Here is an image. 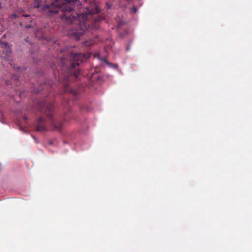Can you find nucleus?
<instances>
[{
	"label": "nucleus",
	"instance_id": "obj_1",
	"mask_svg": "<svg viewBox=\"0 0 252 252\" xmlns=\"http://www.w3.org/2000/svg\"><path fill=\"white\" fill-rule=\"evenodd\" d=\"M73 9L70 7H67V6L65 5L63 6V8L62 9L63 15L61 16V18L62 19H63L64 18L66 22L68 23H72L73 22L77 23L79 21L78 19V15H77L76 16H72L71 15H69L68 14V13L70 12Z\"/></svg>",
	"mask_w": 252,
	"mask_h": 252
},
{
	"label": "nucleus",
	"instance_id": "obj_2",
	"mask_svg": "<svg viewBox=\"0 0 252 252\" xmlns=\"http://www.w3.org/2000/svg\"><path fill=\"white\" fill-rule=\"evenodd\" d=\"M61 0H52L50 5H45L41 7V10L43 11H47L49 13H56L60 7Z\"/></svg>",
	"mask_w": 252,
	"mask_h": 252
},
{
	"label": "nucleus",
	"instance_id": "obj_3",
	"mask_svg": "<svg viewBox=\"0 0 252 252\" xmlns=\"http://www.w3.org/2000/svg\"><path fill=\"white\" fill-rule=\"evenodd\" d=\"M84 32V29L82 28H81L76 31H73L71 33V35L74 36L76 39H79L80 35H82Z\"/></svg>",
	"mask_w": 252,
	"mask_h": 252
},
{
	"label": "nucleus",
	"instance_id": "obj_4",
	"mask_svg": "<svg viewBox=\"0 0 252 252\" xmlns=\"http://www.w3.org/2000/svg\"><path fill=\"white\" fill-rule=\"evenodd\" d=\"M4 49L5 51H3V54L5 52V54L6 55L9 56V55L11 52V50L9 47V46L6 43H1V49Z\"/></svg>",
	"mask_w": 252,
	"mask_h": 252
},
{
	"label": "nucleus",
	"instance_id": "obj_5",
	"mask_svg": "<svg viewBox=\"0 0 252 252\" xmlns=\"http://www.w3.org/2000/svg\"><path fill=\"white\" fill-rule=\"evenodd\" d=\"M84 56L83 55H82L80 53H76V54H72L71 58L73 59L75 61H76V64L79 65L81 61H79L82 57Z\"/></svg>",
	"mask_w": 252,
	"mask_h": 252
},
{
	"label": "nucleus",
	"instance_id": "obj_6",
	"mask_svg": "<svg viewBox=\"0 0 252 252\" xmlns=\"http://www.w3.org/2000/svg\"><path fill=\"white\" fill-rule=\"evenodd\" d=\"M41 0H35L32 3V5L35 8H40L41 6Z\"/></svg>",
	"mask_w": 252,
	"mask_h": 252
},
{
	"label": "nucleus",
	"instance_id": "obj_7",
	"mask_svg": "<svg viewBox=\"0 0 252 252\" xmlns=\"http://www.w3.org/2000/svg\"><path fill=\"white\" fill-rule=\"evenodd\" d=\"M53 125L54 127V129L55 130H59L62 127V125L60 124H58L57 123H56L55 122H54L53 124Z\"/></svg>",
	"mask_w": 252,
	"mask_h": 252
},
{
	"label": "nucleus",
	"instance_id": "obj_8",
	"mask_svg": "<svg viewBox=\"0 0 252 252\" xmlns=\"http://www.w3.org/2000/svg\"><path fill=\"white\" fill-rule=\"evenodd\" d=\"M46 129L45 126L40 124L38 125L37 127V130L39 131H43Z\"/></svg>",
	"mask_w": 252,
	"mask_h": 252
},
{
	"label": "nucleus",
	"instance_id": "obj_9",
	"mask_svg": "<svg viewBox=\"0 0 252 252\" xmlns=\"http://www.w3.org/2000/svg\"><path fill=\"white\" fill-rule=\"evenodd\" d=\"M77 0H66V3H70V2H75Z\"/></svg>",
	"mask_w": 252,
	"mask_h": 252
},
{
	"label": "nucleus",
	"instance_id": "obj_10",
	"mask_svg": "<svg viewBox=\"0 0 252 252\" xmlns=\"http://www.w3.org/2000/svg\"><path fill=\"white\" fill-rule=\"evenodd\" d=\"M95 12H97V13L99 12V10L98 9L97 6H96V9H95Z\"/></svg>",
	"mask_w": 252,
	"mask_h": 252
},
{
	"label": "nucleus",
	"instance_id": "obj_11",
	"mask_svg": "<svg viewBox=\"0 0 252 252\" xmlns=\"http://www.w3.org/2000/svg\"><path fill=\"white\" fill-rule=\"evenodd\" d=\"M133 11H134V12H137V8H136V7H134L133 8Z\"/></svg>",
	"mask_w": 252,
	"mask_h": 252
},
{
	"label": "nucleus",
	"instance_id": "obj_12",
	"mask_svg": "<svg viewBox=\"0 0 252 252\" xmlns=\"http://www.w3.org/2000/svg\"><path fill=\"white\" fill-rule=\"evenodd\" d=\"M43 121V119L42 118L39 119V122H41V121Z\"/></svg>",
	"mask_w": 252,
	"mask_h": 252
},
{
	"label": "nucleus",
	"instance_id": "obj_13",
	"mask_svg": "<svg viewBox=\"0 0 252 252\" xmlns=\"http://www.w3.org/2000/svg\"><path fill=\"white\" fill-rule=\"evenodd\" d=\"M24 118L26 120L27 119V118L26 117H24Z\"/></svg>",
	"mask_w": 252,
	"mask_h": 252
}]
</instances>
